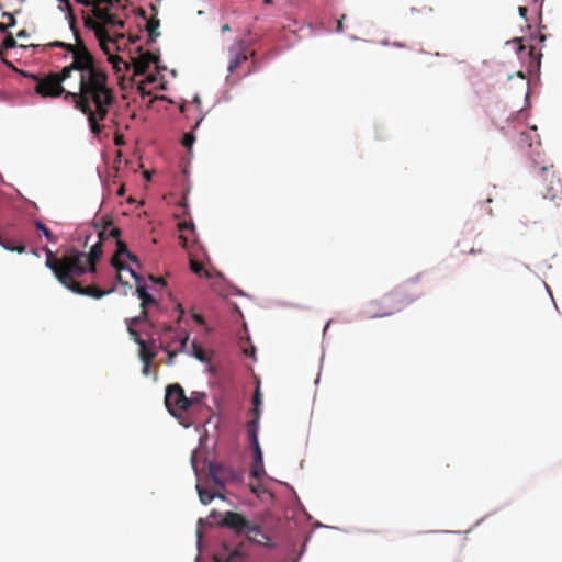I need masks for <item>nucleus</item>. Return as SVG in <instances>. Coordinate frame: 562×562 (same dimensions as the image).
I'll return each mask as SVG.
<instances>
[{
    "label": "nucleus",
    "instance_id": "obj_3",
    "mask_svg": "<svg viewBox=\"0 0 562 562\" xmlns=\"http://www.w3.org/2000/svg\"><path fill=\"white\" fill-rule=\"evenodd\" d=\"M74 108L85 114L88 119L91 132L100 135L104 121L109 114L110 106L115 100L114 90L110 86L106 70L79 95H74Z\"/></svg>",
    "mask_w": 562,
    "mask_h": 562
},
{
    "label": "nucleus",
    "instance_id": "obj_25",
    "mask_svg": "<svg viewBox=\"0 0 562 562\" xmlns=\"http://www.w3.org/2000/svg\"><path fill=\"white\" fill-rule=\"evenodd\" d=\"M205 397L206 395L203 392H192L188 397L189 409L199 408L201 405H203Z\"/></svg>",
    "mask_w": 562,
    "mask_h": 562
},
{
    "label": "nucleus",
    "instance_id": "obj_20",
    "mask_svg": "<svg viewBox=\"0 0 562 562\" xmlns=\"http://www.w3.org/2000/svg\"><path fill=\"white\" fill-rule=\"evenodd\" d=\"M190 256V269L192 272L198 274L199 277H204L205 279H211L212 273L203 268V265L198 261L193 254H189Z\"/></svg>",
    "mask_w": 562,
    "mask_h": 562
},
{
    "label": "nucleus",
    "instance_id": "obj_19",
    "mask_svg": "<svg viewBox=\"0 0 562 562\" xmlns=\"http://www.w3.org/2000/svg\"><path fill=\"white\" fill-rule=\"evenodd\" d=\"M246 553L240 549L236 548L231 551L225 558L216 555L214 562H245Z\"/></svg>",
    "mask_w": 562,
    "mask_h": 562
},
{
    "label": "nucleus",
    "instance_id": "obj_38",
    "mask_svg": "<svg viewBox=\"0 0 562 562\" xmlns=\"http://www.w3.org/2000/svg\"><path fill=\"white\" fill-rule=\"evenodd\" d=\"M249 487H250V491L254 493V494H259L260 491H261V485L260 484H257V485H254V484H249Z\"/></svg>",
    "mask_w": 562,
    "mask_h": 562
},
{
    "label": "nucleus",
    "instance_id": "obj_13",
    "mask_svg": "<svg viewBox=\"0 0 562 562\" xmlns=\"http://www.w3.org/2000/svg\"><path fill=\"white\" fill-rule=\"evenodd\" d=\"M159 60V56L150 52L142 53L137 58L133 59L135 75H144L147 72L151 64Z\"/></svg>",
    "mask_w": 562,
    "mask_h": 562
},
{
    "label": "nucleus",
    "instance_id": "obj_10",
    "mask_svg": "<svg viewBox=\"0 0 562 562\" xmlns=\"http://www.w3.org/2000/svg\"><path fill=\"white\" fill-rule=\"evenodd\" d=\"M229 61H228V72L234 74L237 68L248 59V52L246 43L243 40L236 41L228 50Z\"/></svg>",
    "mask_w": 562,
    "mask_h": 562
},
{
    "label": "nucleus",
    "instance_id": "obj_30",
    "mask_svg": "<svg viewBox=\"0 0 562 562\" xmlns=\"http://www.w3.org/2000/svg\"><path fill=\"white\" fill-rule=\"evenodd\" d=\"M143 321L149 323L148 311L142 310L140 315L133 317V318H127L126 324H127V327L135 328V326L138 325Z\"/></svg>",
    "mask_w": 562,
    "mask_h": 562
},
{
    "label": "nucleus",
    "instance_id": "obj_21",
    "mask_svg": "<svg viewBox=\"0 0 562 562\" xmlns=\"http://www.w3.org/2000/svg\"><path fill=\"white\" fill-rule=\"evenodd\" d=\"M0 245L9 251H16L19 254L25 251V246L21 241H18L13 238L3 237L0 241Z\"/></svg>",
    "mask_w": 562,
    "mask_h": 562
},
{
    "label": "nucleus",
    "instance_id": "obj_46",
    "mask_svg": "<svg viewBox=\"0 0 562 562\" xmlns=\"http://www.w3.org/2000/svg\"><path fill=\"white\" fill-rule=\"evenodd\" d=\"M124 194H125V188H124V186H122V187L117 190V195L123 196Z\"/></svg>",
    "mask_w": 562,
    "mask_h": 562
},
{
    "label": "nucleus",
    "instance_id": "obj_11",
    "mask_svg": "<svg viewBox=\"0 0 562 562\" xmlns=\"http://www.w3.org/2000/svg\"><path fill=\"white\" fill-rule=\"evenodd\" d=\"M173 333V327L171 325H165L160 331L159 336V347L167 352V361L166 363L171 366L175 361V358L179 353L177 349H171V341H169V335Z\"/></svg>",
    "mask_w": 562,
    "mask_h": 562
},
{
    "label": "nucleus",
    "instance_id": "obj_54",
    "mask_svg": "<svg viewBox=\"0 0 562 562\" xmlns=\"http://www.w3.org/2000/svg\"><path fill=\"white\" fill-rule=\"evenodd\" d=\"M148 80H149L150 82H153V81L155 80V78H154V77H149V78H148Z\"/></svg>",
    "mask_w": 562,
    "mask_h": 562
},
{
    "label": "nucleus",
    "instance_id": "obj_37",
    "mask_svg": "<svg viewBox=\"0 0 562 562\" xmlns=\"http://www.w3.org/2000/svg\"><path fill=\"white\" fill-rule=\"evenodd\" d=\"M3 16L8 19V27L10 26H13L15 24V19L13 16V14L11 13H3Z\"/></svg>",
    "mask_w": 562,
    "mask_h": 562
},
{
    "label": "nucleus",
    "instance_id": "obj_24",
    "mask_svg": "<svg viewBox=\"0 0 562 562\" xmlns=\"http://www.w3.org/2000/svg\"><path fill=\"white\" fill-rule=\"evenodd\" d=\"M158 27H159L158 19L153 18L147 22L146 30L148 32V37H149L148 43H154L156 41V38L160 35V33L158 32Z\"/></svg>",
    "mask_w": 562,
    "mask_h": 562
},
{
    "label": "nucleus",
    "instance_id": "obj_32",
    "mask_svg": "<svg viewBox=\"0 0 562 562\" xmlns=\"http://www.w3.org/2000/svg\"><path fill=\"white\" fill-rule=\"evenodd\" d=\"M196 490L199 493V498H200L201 503L204 505L210 504L215 497V495L213 493H211L207 490H204L200 485H196Z\"/></svg>",
    "mask_w": 562,
    "mask_h": 562
},
{
    "label": "nucleus",
    "instance_id": "obj_52",
    "mask_svg": "<svg viewBox=\"0 0 562 562\" xmlns=\"http://www.w3.org/2000/svg\"><path fill=\"white\" fill-rule=\"evenodd\" d=\"M115 143H116V145H120V144H121V138H120V137H116Z\"/></svg>",
    "mask_w": 562,
    "mask_h": 562
},
{
    "label": "nucleus",
    "instance_id": "obj_15",
    "mask_svg": "<svg viewBox=\"0 0 562 562\" xmlns=\"http://www.w3.org/2000/svg\"><path fill=\"white\" fill-rule=\"evenodd\" d=\"M112 226L111 220L102 218V226L99 228V225L95 224V228L98 229V237L99 240L94 245H100V248L102 249L103 243L109 238L112 237L114 239H117L121 236V229L119 227H109Z\"/></svg>",
    "mask_w": 562,
    "mask_h": 562
},
{
    "label": "nucleus",
    "instance_id": "obj_40",
    "mask_svg": "<svg viewBox=\"0 0 562 562\" xmlns=\"http://www.w3.org/2000/svg\"><path fill=\"white\" fill-rule=\"evenodd\" d=\"M518 11H519V15L521 18H524L525 20H527V12H528V9L526 7H519L518 8Z\"/></svg>",
    "mask_w": 562,
    "mask_h": 562
},
{
    "label": "nucleus",
    "instance_id": "obj_22",
    "mask_svg": "<svg viewBox=\"0 0 562 562\" xmlns=\"http://www.w3.org/2000/svg\"><path fill=\"white\" fill-rule=\"evenodd\" d=\"M15 46H16V41H15V38L13 37V35H12V34H8V35L4 37V40H3L2 44H1V47H0V57H1L2 61H3L7 66H9V67H12V64L4 59V57H3V50L14 48Z\"/></svg>",
    "mask_w": 562,
    "mask_h": 562
},
{
    "label": "nucleus",
    "instance_id": "obj_50",
    "mask_svg": "<svg viewBox=\"0 0 562 562\" xmlns=\"http://www.w3.org/2000/svg\"><path fill=\"white\" fill-rule=\"evenodd\" d=\"M337 31H339V32L342 31V21L341 20H339L337 22Z\"/></svg>",
    "mask_w": 562,
    "mask_h": 562
},
{
    "label": "nucleus",
    "instance_id": "obj_35",
    "mask_svg": "<svg viewBox=\"0 0 562 562\" xmlns=\"http://www.w3.org/2000/svg\"><path fill=\"white\" fill-rule=\"evenodd\" d=\"M194 139L195 138L191 133H187V134H184V136L182 138V145L187 148H191V146L194 143Z\"/></svg>",
    "mask_w": 562,
    "mask_h": 562
},
{
    "label": "nucleus",
    "instance_id": "obj_27",
    "mask_svg": "<svg viewBox=\"0 0 562 562\" xmlns=\"http://www.w3.org/2000/svg\"><path fill=\"white\" fill-rule=\"evenodd\" d=\"M139 357L143 362H153L156 353L147 347L145 341L144 344L139 345Z\"/></svg>",
    "mask_w": 562,
    "mask_h": 562
},
{
    "label": "nucleus",
    "instance_id": "obj_47",
    "mask_svg": "<svg viewBox=\"0 0 562 562\" xmlns=\"http://www.w3.org/2000/svg\"><path fill=\"white\" fill-rule=\"evenodd\" d=\"M221 30H222L223 33H225V32L231 31V26L228 24H224V25H222Z\"/></svg>",
    "mask_w": 562,
    "mask_h": 562
},
{
    "label": "nucleus",
    "instance_id": "obj_7",
    "mask_svg": "<svg viewBox=\"0 0 562 562\" xmlns=\"http://www.w3.org/2000/svg\"><path fill=\"white\" fill-rule=\"evenodd\" d=\"M165 405L172 416L189 411L188 396L180 384H170L166 387Z\"/></svg>",
    "mask_w": 562,
    "mask_h": 562
},
{
    "label": "nucleus",
    "instance_id": "obj_8",
    "mask_svg": "<svg viewBox=\"0 0 562 562\" xmlns=\"http://www.w3.org/2000/svg\"><path fill=\"white\" fill-rule=\"evenodd\" d=\"M544 175V183L541 189V194L544 199H549L557 204L562 202V181L558 178L554 172H550L547 167L541 169Z\"/></svg>",
    "mask_w": 562,
    "mask_h": 562
},
{
    "label": "nucleus",
    "instance_id": "obj_18",
    "mask_svg": "<svg viewBox=\"0 0 562 562\" xmlns=\"http://www.w3.org/2000/svg\"><path fill=\"white\" fill-rule=\"evenodd\" d=\"M169 341H171V345L173 342L179 344V348L177 349L179 352L188 353L190 351V349L188 348V341H189L188 333H183V335L178 334L176 331V329L173 328V333L171 335H169Z\"/></svg>",
    "mask_w": 562,
    "mask_h": 562
},
{
    "label": "nucleus",
    "instance_id": "obj_5",
    "mask_svg": "<svg viewBox=\"0 0 562 562\" xmlns=\"http://www.w3.org/2000/svg\"><path fill=\"white\" fill-rule=\"evenodd\" d=\"M221 526L234 531L238 536H247L248 540L260 546H270V537L262 532L260 525L252 524L237 512H225Z\"/></svg>",
    "mask_w": 562,
    "mask_h": 562
},
{
    "label": "nucleus",
    "instance_id": "obj_39",
    "mask_svg": "<svg viewBox=\"0 0 562 562\" xmlns=\"http://www.w3.org/2000/svg\"><path fill=\"white\" fill-rule=\"evenodd\" d=\"M462 251L473 255V254H481L483 250L481 247H479L477 249H475L474 247H471L469 250L462 249Z\"/></svg>",
    "mask_w": 562,
    "mask_h": 562
},
{
    "label": "nucleus",
    "instance_id": "obj_26",
    "mask_svg": "<svg viewBox=\"0 0 562 562\" xmlns=\"http://www.w3.org/2000/svg\"><path fill=\"white\" fill-rule=\"evenodd\" d=\"M128 0H93L91 1V7H109L110 9H115L116 5L123 7L125 2Z\"/></svg>",
    "mask_w": 562,
    "mask_h": 562
},
{
    "label": "nucleus",
    "instance_id": "obj_6",
    "mask_svg": "<svg viewBox=\"0 0 562 562\" xmlns=\"http://www.w3.org/2000/svg\"><path fill=\"white\" fill-rule=\"evenodd\" d=\"M91 16L85 18V26L94 32L95 37L104 38L112 29H124V21L109 7L91 9Z\"/></svg>",
    "mask_w": 562,
    "mask_h": 562
},
{
    "label": "nucleus",
    "instance_id": "obj_17",
    "mask_svg": "<svg viewBox=\"0 0 562 562\" xmlns=\"http://www.w3.org/2000/svg\"><path fill=\"white\" fill-rule=\"evenodd\" d=\"M136 293L138 297L140 299V308L143 311H147L149 306H157L158 302L157 300L147 292L146 288L144 285H138L136 288Z\"/></svg>",
    "mask_w": 562,
    "mask_h": 562
},
{
    "label": "nucleus",
    "instance_id": "obj_9",
    "mask_svg": "<svg viewBox=\"0 0 562 562\" xmlns=\"http://www.w3.org/2000/svg\"><path fill=\"white\" fill-rule=\"evenodd\" d=\"M210 474H211L213 482L218 487H224V485L227 482L240 483L243 481L241 473L235 471L232 468H227V467L220 465V464H211L210 465Z\"/></svg>",
    "mask_w": 562,
    "mask_h": 562
},
{
    "label": "nucleus",
    "instance_id": "obj_33",
    "mask_svg": "<svg viewBox=\"0 0 562 562\" xmlns=\"http://www.w3.org/2000/svg\"><path fill=\"white\" fill-rule=\"evenodd\" d=\"M35 226L37 229L42 231L45 238L50 241V243H54L56 241V238L54 237L53 233L40 221L35 222Z\"/></svg>",
    "mask_w": 562,
    "mask_h": 562
},
{
    "label": "nucleus",
    "instance_id": "obj_53",
    "mask_svg": "<svg viewBox=\"0 0 562 562\" xmlns=\"http://www.w3.org/2000/svg\"><path fill=\"white\" fill-rule=\"evenodd\" d=\"M524 49H525V46L522 44H520L519 50H524Z\"/></svg>",
    "mask_w": 562,
    "mask_h": 562
},
{
    "label": "nucleus",
    "instance_id": "obj_12",
    "mask_svg": "<svg viewBox=\"0 0 562 562\" xmlns=\"http://www.w3.org/2000/svg\"><path fill=\"white\" fill-rule=\"evenodd\" d=\"M116 246L117 249L115 256L112 258V265L117 270V272L127 268L126 265L120 260L121 256H125L130 261L138 265L137 257L128 250L127 245L120 240V237L116 239Z\"/></svg>",
    "mask_w": 562,
    "mask_h": 562
},
{
    "label": "nucleus",
    "instance_id": "obj_28",
    "mask_svg": "<svg viewBox=\"0 0 562 562\" xmlns=\"http://www.w3.org/2000/svg\"><path fill=\"white\" fill-rule=\"evenodd\" d=\"M252 404H254V409H252L254 418H252V420H257V427H258L259 426V418H260V405H261L259 387L257 389V391H256V393L254 395Z\"/></svg>",
    "mask_w": 562,
    "mask_h": 562
},
{
    "label": "nucleus",
    "instance_id": "obj_16",
    "mask_svg": "<svg viewBox=\"0 0 562 562\" xmlns=\"http://www.w3.org/2000/svg\"><path fill=\"white\" fill-rule=\"evenodd\" d=\"M101 49L109 56V61L113 64L116 70H120L119 63H124L120 56L111 54V45L115 44V40L110 34H106L104 38L97 37Z\"/></svg>",
    "mask_w": 562,
    "mask_h": 562
},
{
    "label": "nucleus",
    "instance_id": "obj_51",
    "mask_svg": "<svg viewBox=\"0 0 562 562\" xmlns=\"http://www.w3.org/2000/svg\"><path fill=\"white\" fill-rule=\"evenodd\" d=\"M25 35H26V32H25L24 30H23V31H20V32L18 33V36H19V37H22V36H25Z\"/></svg>",
    "mask_w": 562,
    "mask_h": 562
},
{
    "label": "nucleus",
    "instance_id": "obj_43",
    "mask_svg": "<svg viewBox=\"0 0 562 562\" xmlns=\"http://www.w3.org/2000/svg\"><path fill=\"white\" fill-rule=\"evenodd\" d=\"M143 363H144V366H143V373L145 375H147L149 373V368H150V363L151 362H143Z\"/></svg>",
    "mask_w": 562,
    "mask_h": 562
},
{
    "label": "nucleus",
    "instance_id": "obj_36",
    "mask_svg": "<svg viewBox=\"0 0 562 562\" xmlns=\"http://www.w3.org/2000/svg\"><path fill=\"white\" fill-rule=\"evenodd\" d=\"M178 228L181 232H183V231H191L193 233V231H194L193 224L192 223H187V222L179 223Z\"/></svg>",
    "mask_w": 562,
    "mask_h": 562
},
{
    "label": "nucleus",
    "instance_id": "obj_48",
    "mask_svg": "<svg viewBox=\"0 0 562 562\" xmlns=\"http://www.w3.org/2000/svg\"><path fill=\"white\" fill-rule=\"evenodd\" d=\"M130 272H131L132 277H133L136 281H138V280H139V277L136 274V272H135L134 270L130 269Z\"/></svg>",
    "mask_w": 562,
    "mask_h": 562
},
{
    "label": "nucleus",
    "instance_id": "obj_42",
    "mask_svg": "<svg viewBox=\"0 0 562 562\" xmlns=\"http://www.w3.org/2000/svg\"><path fill=\"white\" fill-rule=\"evenodd\" d=\"M192 317H193V319H194L198 324H203V323H204V318H203L201 315H199V314L193 313V314H192Z\"/></svg>",
    "mask_w": 562,
    "mask_h": 562
},
{
    "label": "nucleus",
    "instance_id": "obj_41",
    "mask_svg": "<svg viewBox=\"0 0 562 562\" xmlns=\"http://www.w3.org/2000/svg\"><path fill=\"white\" fill-rule=\"evenodd\" d=\"M180 239H181L182 247L183 248H188V246H189V238L186 235L181 234L180 235Z\"/></svg>",
    "mask_w": 562,
    "mask_h": 562
},
{
    "label": "nucleus",
    "instance_id": "obj_31",
    "mask_svg": "<svg viewBox=\"0 0 562 562\" xmlns=\"http://www.w3.org/2000/svg\"><path fill=\"white\" fill-rule=\"evenodd\" d=\"M59 2L61 4H64L65 8L68 11V19H69L70 29L72 30L74 33L77 32L79 34V31L76 27V18H75V15L72 13L70 1L69 0H59Z\"/></svg>",
    "mask_w": 562,
    "mask_h": 562
},
{
    "label": "nucleus",
    "instance_id": "obj_4",
    "mask_svg": "<svg viewBox=\"0 0 562 562\" xmlns=\"http://www.w3.org/2000/svg\"><path fill=\"white\" fill-rule=\"evenodd\" d=\"M415 280H409L394 290L386 293L379 301L371 304V317L390 316L394 312L400 311L407 303L414 302L420 296V291H414Z\"/></svg>",
    "mask_w": 562,
    "mask_h": 562
},
{
    "label": "nucleus",
    "instance_id": "obj_14",
    "mask_svg": "<svg viewBox=\"0 0 562 562\" xmlns=\"http://www.w3.org/2000/svg\"><path fill=\"white\" fill-rule=\"evenodd\" d=\"M247 435L249 442L251 445L252 451H254V461H257L258 463H261L263 461L262 459V451L258 441V427H257V420H250L247 423Z\"/></svg>",
    "mask_w": 562,
    "mask_h": 562
},
{
    "label": "nucleus",
    "instance_id": "obj_1",
    "mask_svg": "<svg viewBox=\"0 0 562 562\" xmlns=\"http://www.w3.org/2000/svg\"><path fill=\"white\" fill-rule=\"evenodd\" d=\"M76 44L61 41H55L48 44L49 47L63 48L71 54V63L65 66L60 71H49L45 75L30 74L22 71V75L34 82V91L42 98H63L67 103L75 105L74 95L82 93L105 71V69L95 60L93 55L87 48L75 32Z\"/></svg>",
    "mask_w": 562,
    "mask_h": 562
},
{
    "label": "nucleus",
    "instance_id": "obj_2",
    "mask_svg": "<svg viewBox=\"0 0 562 562\" xmlns=\"http://www.w3.org/2000/svg\"><path fill=\"white\" fill-rule=\"evenodd\" d=\"M46 266L53 271L56 279L71 292L91 296L103 297L108 292L95 285L82 286L77 279L85 273H94L103 250L100 245H92L89 252L71 249L68 254L56 257L49 248H45Z\"/></svg>",
    "mask_w": 562,
    "mask_h": 562
},
{
    "label": "nucleus",
    "instance_id": "obj_44",
    "mask_svg": "<svg viewBox=\"0 0 562 562\" xmlns=\"http://www.w3.org/2000/svg\"><path fill=\"white\" fill-rule=\"evenodd\" d=\"M177 311L179 312L178 322H180L182 316H183V314H184V311H183L181 304H178Z\"/></svg>",
    "mask_w": 562,
    "mask_h": 562
},
{
    "label": "nucleus",
    "instance_id": "obj_45",
    "mask_svg": "<svg viewBox=\"0 0 562 562\" xmlns=\"http://www.w3.org/2000/svg\"><path fill=\"white\" fill-rule=\"evenodd\" d=\"M75 1L78 2V3H81V4L86 5V7L91 5V1L90 0H75Z\"/></svg>",
    "mask_w": 562,
    "mask_h": 562
},
{
    "label": "nucleus",
    "instance_id": "obj_23",
    "mask_svg": "<svg viewBox=\"0 0 562 562\" xmlns=\"http://www.w3.org/2000/svg\"><path fill=\"white\" fill-rule=\"evenodd\" d=\"M188 355L196 358L201 362H207L210 360L209 357L206 356L205 350L196 341H193L191 344L190 351L188 352Z\"/></svg>",
    "mask_w": 562,
    "mask_h": 562
},
{
    "label": "nucleus",
    "instance_id": "obj_29",
    "mask_svg": "<svg viewBox=\"0 0 562 562\" xmlns=\"http://www.w3.org/2000/svg\"><path fill=\"white\" fill-rule=\"evenodd\" d=\"M250 474L252 477L260 480L266 475L263 461L258 463L257 461H252Z\"/></svg>",
    "mask_w": 562,
    "mask_h": 562
},
{
    "label": "nucleus",
    "instance_id": "obj_49",
    "mask_svg": "<svg viewBox=\"0 0 562 562\" xmlns=\"http://www.w3.org/2000/svg\"><path fill=\"white\" fill-rule=\"evenodd\" d=\"M8 29V25L0 23V32L4 33Z\"/></svg>",
    "mask_w": 562,
    "mask_h": 562
},
{
    "label": "nucleus",
    "instance_id": "obj_34",
    "mask_svg": "<svg viewBox=\"0 0 562 562\" xmlns=\"http://www.w3.org/2000/svg\"><path fill=\"white\" fill-rule=\"evenodd\" d=\"M127 331H128V334L131 335L132 339H133V340H134L138 346H139L140 344H144V342H145V340H143V339L140 338L139 333H138L135 328H133V327H127Z\"/></svg>",
    "mask_w": 562,
    "mask_h": 562
}]
</instances>
